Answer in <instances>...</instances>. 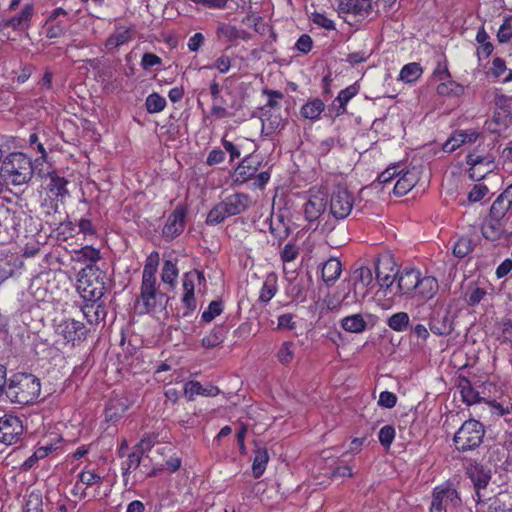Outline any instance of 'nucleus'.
<instances>
[{
    "label": "nucleus",
    "instance_id": "1",
    "mask_svg": "<svg viewBox=\"0 0 512 512\" xmlns=\"http://www.w3.org/2000/svg\"><path fill=\"white\" fill-rule=\"evenodd\" d=\"M158 264V253H151L143 268L140 296L137 300V304L141 307V313L163 311L169 301V297L157 288L156 272Z\"/></svg>",
    "mask_w": 512,
    "mask_h": 512
},
{
    "label": "nucleus",
    "instance_id": "2",
    "mask_svg": "<svg viewBox=\"0 0 512 512\" xmlns=\"http://www.w3.org/2000/svg\"><path fill=\"white\" fill-rule=\"evenodd\" d=\"M41 385L39 379L28 373L13 374L7 380L5 395L14 404L30 405L40 396Z\"/></svg>",
    "mask_w": 512,
    "mask_h": 512
},
{
    "label": "nucleus",
    "instance_id": "3",
    "mask_svg": "<svg viewBox=\"0 0 512 512\" xmlns=\"http://www.w3.org/2000/svg\"><path fill=\"white\" fill-rule=\"evenodd\" d=\"M106 273L95 265L87 264L78 273L77 288L85 301L97 302L106 291Z\"/></svg>",
    "mask_w": 512,
    "mask_h": 512
},
{
    "label": "nucleus",
    "instance_id": "4",
    "mask_svg": "<svg viewBox=\"0 0 512 512\" xmlns=\"http://www.w3.org/2000/svg\"><path fill=\"white\" fill-rule=\"evenodd\" d=\"M1 175L13 185L26 184L33 176L32 161L24 153H11L2 161Z\"/></svg>",
    "mask_w": 512,
    "mask_h": 512
},
{
    "label": "nucleus",
    "instance_id": "5",
    "mask_svg": "<svg viewBox=\"0 0 512 512\" xmlns=\"http://www.w3.org/2000/svg\"><path fill=\"white\" fill-rule=\"evenodd\" d=\"M251 205L250 197L244 193H235L216 204L208 213L206 223L217 225L226 218L243 213Z\"/></svg>",
    "mask_w": 512,
    "mask_h": 512
},
{
    "label": "nucleus",
    "instance_id": "6",
    "mask_svg": "<svg viewBox=\"0 0 512 512\" xmlns=\"http://www.w3.org/2000/svg\"><path fill=\"white\" fill-rule=\"evenodd\" d=\"M484 434L482 423L469 419L455 433L453 441L458 451L465 452L477 448L482 443Z\"/></svg>",
    "mask_w": 512,
    "mask_h": 512
},
{
    "label": "nucleus",
    "instance_id": "7",
    "mask_svg": "<svg viewBox=\"0 0 512 512\" xmlns=\"http://www.w3.org/2000/svg\"><path fill=\"white\" fill-rule=\"evenodd\" d=\"M480 145L466 156L469 165V177L479 181L495 168V157L489 153L480 151Z\"/></svg>",
    "mask_w": 512,
    "mask_h": 512
},
{
    "label": "nucleus",
    "instance_id": "8",
    "mask_svg": "<svg viewBox=\"0 0 512 512\" xmlns=\"http://www.w3.org/2000/svg\"><path fill=\"white\" fill-rule=\"evenodd\" d=\"M461 504V498L450 484H442L434 488L430 512H445L447 508H456Z\"/></svg>",
    "mask_w": 512,
    "mask_h": 512
},
{
    "label": "nucleus",
    "instance_id": "9",
    "mask_svg": "<svg viewBox=\"0 0 512 512\" xmlns=\"http://www.w3.org/2000/svg\"><path fill=\"white\" fill-rule=\"evenodd\" d=\"M429 330L436 336H448L454 330V316L449 308L439 306L428 317Z\"/></svg>",
    "mask_w": 512,
    "mask_h": 512
},
{
    "label": "nucleus",
    "instance_id": "10",
    "mask_svg": "<svg viewBox=\"0 0 512 512\" xmlns=\"http://www.w3.org/2000/svg\"><path fill=\"white\" fill-rule=\"evenodd\" d=\"M354 197L346 188L337 187L331 194L330 213L337 220L347 218L353 208Z\"/></svg>",
    "mask_w": 512,
    "mask_h": 512
},
{
    "label": "nucleus",
    "instance_id": "11",
    "mask_svg": "<svg viewBox=\"0 0 512 512\" xmlns=\"http://www.w3.org/2000/svg\"><path fill=\"white\" fill-rule=\"evenodd\" d=\"M57 335L62 336L67 343L73 346L83 342L86 339L88 329L86 326L75 319H63L55 328Z\"/></svg>",
    "mask_w": 512,
    "mask_h": 512
},
{
    "label": "nucleus",
    "instance_id": "12",
    "mask_svg": "<svg viewBox=\"0 0 512 512\" xmlns=\"http://www.w3.org/2000/svg\"><path fill=\"white\" fill-rule=\"evenodd\" d=\"M24 432L22 421L19 417L6 414L0 417V441L6 445L16 443Z\"/></svg>",
    "mask_w": 512,
    "mask_h": 512
},
{
    "label": "nucleus",
    "instance_id": "13",
    "mask_svg": "<svg viewBox=\"0 0 512 512\" xmlns=\"http://www.w3.org/2000/svg\"><path fill=\"white\" fill-rule=\"evenodd\" d=\"M194 273L186 272L183 274L182 278V287H183V295L181 297L182 303V313L181 317H189L196 310L197 303L195 299V282H194Z\"/></svg>",
    "mask_w": 512,
    "mask_h": 512
},
{
    "label": "nucleus",
    "instance_id": "14",
    "mask_svg": "<svg viewBox=\"0 0 512 512\" xmlns=\"http://www.w3.org/2000/svg\"><path fill=\"white\" fill-rule=\"evenodd\" d=\"M186 213L182 207H177L168 217L165 226L162 229V235L167 240H173L178 237L185 227Z\"/></svg>",
    "mask_w": 512,
    "mask_h": 512
},
{
    "label": "nucleus",
    "instance_id": "15",
    "mask_svg": "<svg viewBox=\"0 0 512 512\" xmlns=\"http://www.w3.org/2000/svg\"><path fill=\"white\" fill-rule=\"evenodd\" d=\"M260 161H255L253 157L247 156L238 164L232 174L234 184H244L254 178L259 167Z\"/></svg>",
    "mask_w": 512,
    "mask_h": 512
},
{
    "label": "nucleus",
    "instance_id": "16",
    "mask_svg": "<svg viewBox=\"0 0 512 512\" xmlns=\"http://www.w3.org/2000/svg\"><path fill=\"white\" fill-rule=\"evenodd\" d=\"M506 221L488 216L481 225L482 236L489 241H499L510 234L506 230Z\"/></svg>",
    "mask_w": 512,
    "mask_h": 512
},
{
    "label": "nucleus",
    "instance_id": "17",
    "mask_svg": "<svg viewBox=\"0 0 512 512\" xmlns=\"http://www.w3.org/2000/svg\"><path fill=\"white\" fill-rule=\"evenodd\" d=\"M134 32L135 29L133 25H116L114 32L107 38L105 42V47L108 50H113L124 44L129 43L134 38Z\"/></svg>",
    "mask_w": 512,
    "mask_h": 512
},
{
    "label": "nucleus",
    "instance_id": "18",
    "mask_svg": "<svg viewBox=\"0 0 512 512\" xmlns=\"http://www.w3.org/2000/svg\"><path fill=\"white\" fill-rule=\"evenodd\" d=\"M371 0H338L339 13L364 17L371 11Z\"/></svg>",
    "mask_w": 512,
    "mask_h": 512
},
{
    "label": "nucleus",
    "instance_id": "19",
    "mask_svg": "<svg viewBox=\"0 0 512 512\" xmlns=\"http://www.w3.org/2000/svg\"><path fill=\"white\" fill-rule=\"evenodd\" d=\"M34 14L33 4H26L19 14L5 19V25L14 31H24L30 26Z\"/></svg>",
    "mask_w": 512,
    "mask_h": 512
},
{
    "label": "nucleus",
    "instance_id": "20",
    "mask_svg": "<svg viewBox=\"0 0 512 512\" xmlns=\"http://www.w3.org/2000/svg\"><path fill=\"white\" fill-rule=\"evenodd\" d=\"M397 271L389 260L378 261L376 264V280L381 288L389 289L394 282Z\"/></svg>",
    "mask_w": 512,
    "mask_h": 512
},
{
    "label": "nucleus",
    "instance_id": "21",
    "mask_svg": "<svg viewBox=\"0 0 512 512\" xmlns=\"http://www.w3.org/2000/svg\"><path fill=\"white\" fill-rule=\"evenodd\" d=\"M398 177L399 178L394 185L393 192L399 197L406 195L419 180L418 171L415 168L405 172L402 171Z\"/></svg>",
    "mask_w": 512,
    "mask_h": 512
},
{
    "label": "nucleus",
    "instance_id": "22",
    "mask_svg": "<svg viewBox=\"0 0 512 512\" xmlns=\"http://www.w3.org/2000/svg\"><path fill=\"white\" fill-rule=\"evenodd\" d=\"M467 474L477 490L476 494L478 499H480V489H485L490 482V470L482 465H472L468 468Z\"/></svg>",
    "mask_w": 512,
    "mask_h": 512
},
{
    "label": "nucleus",
    "instance_id": "23",
    "mask_svg": "<svg viewBox=\"0 0 512 512\" xmlns=\"http://www.w3.org/2000/svg\"><path fill=\"white\" fill-rule=\"evenodd\" d=\"M421 272L417 269H404L398 277V288L403 294H414Z\"/></svg>",
    "mask_w": 512,
    "mask_h": 512
},
{
    "label": "nucleus",
    "instance_id": "24",
    "mask_svg": "<svg viewBox=\"0 0 512 512\" xmlns=\"http://www.w3.org/2000/svg\"><path fill=\"white\" fill-rule=\"evenodd\" d=\"M438 288V281L435 277L420 275L413 296H417L423 300H429L437 293Z\"/></svg>",
    "mask_w": 512,
    "mask_h": 512
},
{
    "label": "nucleus",
    "instance_id": "25",
    "mask_svg": "<svg viewBox=\"0 0 512 512\" xmlns=\"http://www.w3.org/2000/svg\"><path fill=\"white\" fill-rule=\"evenodd\" d=\"M86 303L82 307V312L88 323L90 324H98L101 321H104L107 316V311L105 306L102 303L97 302H89Z\"/></svg>",
    "mask_w": 512,
    "mask_h": 512
},
{
    "label": "nucleus",
    "instance_id": "26",
    "mask_svg": "<svg viewBox=\"0 0 512 512\" xmlns=\"http://www.w3.org/2000/svg\"><path fill=\"white\" fill-rule=\"evenodd\" d=\"M358 93L359 87L356 84H352L338 93V96L332 103V106L335 108L336 116H340L346 112L347 103Z\"/></svg>",
    "mask_w": 512,
    "mask_h": 512
},
{
    "label": "nucleus",
    "instance_id": "27",
    "mask_svg": "<svg viewBox=\"0 0 512 512\" xmlns=\"http://www.w3.org/2000/svg\"><path fill=\"white\" fill-rule=\"evenodd\" d=\"M325 209V199L322 196L313 195L309 198L304 206L305 217L309 221H314L320 217Z\"/></svg>",
    "mask_w": 512,
    "mask_h": 512
},
{
    "label": "nucleus",
    "instance_id": "28",
    "mask_svg": "<svg viewBox=\"0 0 512 512\" xmlns=\"http://www.w3.org/2000/svg\"><path fill=\"white\" fill-rule=\"evenodd\" d=\"M341 272V262L336 258H330L323 264L322 279L327 284H333L340 277Z\"/></svg>",
    "mask_w": 512,
    "mask_h": 512
},
{
    "label": "nucleus",
    "instance_id": "29",
    "mask_svg": "<svg viewBox=\"0 0 512 512\" xmlns=\"http://www.w3.org/2000/svg\"><path fill=\"white\" fill-rule=\"evenodd\" d=\"M324 109V102L321 99L316 98L304 104L300 109V114L305 119L317 121Z\"/></svg>",
    "mask_w": 512,
    "mask_h": 512
},
{
    "label": "nucleus",
    "instance_id": "30",
    "mask_svg": "<svg viewBox=\"0 0 512 512\" xmlns=\"http://www.w3.org/2000/svg\"><path fill=\"white\" fill-rule=\"evenodd\" d=\"M341 327L349 333H362L367 328V322L362 314H353L341 320Z\"/></svg>",
    "mask_w": 512,
    "mask_h": 512
},
{
    "label": "nucleus",
    "instance_id": "31",
    "mask_svg": "<svg viewBox=\"0 0 512 512\" xmlns=\"http://www.w3.org/2000/svg\"><path fill=\"white\" fill-rule=\"evenodd\" d=\"M227 328L225 326L214 327L209 334L202 339V346L211 349L222 344L227 335Z\"/></svg>",
    "mask_w": 512,
    "mask_h": 512
},
{
    "label": "nucleus",
    "instance_id": "32",
    "mask_svg": "<svg viewBox=\"0 0 512 512\" xmlns=\"http://www.w3.org/2000/svg\"><path fill=\"white\" fill-rule=\"evenodd\" d=\"M349 280L355 286H358L360 288H363L364 290H367V287L373 281V274L369 267L362 266L353 271Z\"/></svg>",
    "mask_w": 512,
    "mask_h": 512
},
{
    "label": "nucleus",
    "instance_id": "33",
    "mask_svg": "<svg viewBox=\"0 0 512 512\" xmlns=\"http://www.w3.org/2000/svg\"><path fill=\"white\" fill-rule=\"evenodd\" d=\"M179 275V270L177 265L172 260H165L163 262L162 271H161V280L164 284L169 285L170 287H175L177 283V278Z\"/></svg>",
    "mask_w": 512,
    "mask_h": 512
},
{
    "label": "nucleus",
    "instance_id": "34",
    "mask_svg": "<svg viewBox=\"0 0 512 512\" xmlns=\"http://www.w3.org/2000/svg\"><path fill=\"white\" fill-rule=\"evenodd\" d=\"M347 288L348 291L343 295L341 303L344 305H351L360 302L363 300L367 295V290H364L363 288H360L358 286H355L350 282V280L347 281Z\"/></svg>",
    "mask_w": 512,
    "mask_h": 512
},
{
    "label": "nucleus",
    "instance_id": "35",
    "mask_svg": "<svg viewBox=\"0 0 512 512\" xmlns=\"http://www.w3.org/2000/svg\"><path fill=\"white\" fill-rule=\"evenodd\" d=\"M423 73L419 63L411 62L404 65L400 71L399 79L405 83L415 82Z\"/></svg>",
    "mask_w": 512,
    "mask_h": 512
},
{
    "label": "nucleus",
    "instance_id": "36",
    "mask_svg": "<svg viewBox=\"0 0 512 512\" xmlns=\"http://www.w3.org/2000/svg\"><path fill=\"white\" fill-rule=\"evenodd\" d=\"M437 93L440 96H454L459 97L464 94V86L453 81V80H444L437 86Z\"/></svg>",
    "mask_w": 512,
    "mask_h": 512
},
{
    "label": "nucleus",
    "instance_id": "37",
    "mask_svg": "<svg viewBox=\"0 0 512 512\" xmlns=\"http://www.w3.org/2000/svg\"><path fill=\"white\" fill-rule=\"evenodd\" d=\"M476 41L479 43V47L477 48L478 58H488L493 52L494 47L492 43L489 41V35L487 34L484 28H480L478 30L476 35Z\"/></svg>",
    "mask_w": 512,
    "mask_h": 512
},
{
    "label": "nucleus",
    "instance_id": "38",
    "mask_svg": "<svg viewBox=\"0 0 512 512\" xmlns=\"http://www.w3.org/2000/svg\"><path fill=\"white\" fill-rule=\"evenodd\" d=\"M216 36L225 42H234L241 36L240 30L228 23H219L216 28Z\"/></svg>",
    "mask_w": 512,
    "mask_h": 512
},
{
    "label": "nucleus",
    "instance_id": "39",
    "mask_svg": "<svg viewBox=\"0 0 512 512\" xmlns=\"http://www.w3.org/2000/svg\"><path fill=\"white\" fill-rule=\"evenodd\" d=\"M269 460L268 452L265 448H257L255 450L252 471L255 478H259L263 475L266 464Z\"/></svg>",
    "mask_w": 512,
    "mask_h": 512
},
{
    "label": "nucleus",
    "instance_id": "40",
    "mask_svg": "<svg viewBox=\"0 0 512 512\" xmlns=\"http://www.w3.org/2000/svg\"><path fill=\"white\" fill-rule=\"evenodd\" d=\"M77 261L94 265L100 259V252L92 246H84L75 251Z\"/></svg>",
    "mask_w": 512,
    "mask_h": 512
},
{
    "label": "nucleus",
    "instance_id": "41",
    "mask_svg": "<svg viewBox=\"0 0 512 512\" xmlns=\"http://www.w3.org/2000/svg\"><path fill=\"white\" fill-rule=\"evenodd\" d=\"M387 325L396 332H403L409 325V315L406 312H398L390 316Z\"/></svg>",
    "mask_w": 512,
    "mask_h": 512
},
{
    "label": "nucleus",
    "instance_id": "42",
    "mask_svg": "<svg viewBox=\"0 0 512 512\" xmlns=\"http://www.w3.org/2000/svg\"><path fill=\"white\" fill-rule=\"evenodd\" d=\"M145 106L150 114L159 113L166 107V100L160 94L154 92L147 96Z\"/></svg>",
    "mask_w": 512,
    "mask_h": 512
},
{
    "label": "nucleus",
    "instance_id": "43",
    "mask_svg": "<svg viewBox=\"0 0 512 512\" xmlns=\"http://www.w3.org/2000/svg\"><path fill=\"white\" fill-rule=\"evenodd\" d=\"M511 205L508 204V202H504L503 199H500L499 197L496 198V200L493 202L490 212L488 216H491L493 218H497L500 220L508 221L507 213L510 210Z\"/></svg>",
    "mask_w": 512,
    "mask_h": 512
},
{
    "label": "nucleus",
    "instance_id": "44",
    "mask_svg": "<svg viewBox=\"0 0 512 512\" xmlns=\"http://www.w3.org/2000/svg\"><path fill=\"white\" fill-rule=\"evenodd\" d=\"M25 512H42L43 511V499L42 493L39 490L32 491L25 503Z\"/></svg>",
    "mask_w": 512,
    "mask_h": 512
},
{
    "label": "nucleus",
    "instance_id": "45",
    "mask_svg": "<svg viewBox=\"0 0 512 512\" xmlns=\"http://www.w3.org/2000/svg\"><path fill=\"white\" fill-rule=\"evenodd\" d=\"M294 355L295 344L291 341H285L277 352V359L281 364L288 365L293 360Z\"/></svg>",
    "mask_w": 512,
    "mask_h": 512
},
{
    "label": "nucleus",
    "instance_id": "46",
    "mask_svg": "<svg viewBox=\"0 0 512 512\" xmlns=\"http://www.w3.org/2000/svg\"><path fill=\"white\" fill-rule=\"evenodd\" d=\"M277 292L276 280L274 277H268L260 290L259 300L261 302H269Z\"/></svg>",
    "mask_w": 512,
    "mask_h": 512
},
{
    "label": "nucleus",
    "instance_id": "47",
    "mask_svg": "<svg viewBox=\"0 0 512 512\" xmlns=\"http://www.w3.org/2000/svg\"><path fill=\"white\" fill-rule=\"evenodd\" d=\"M184 393L188 400H193L196 395H212L198 381H189L184 385Z\"/></svg>",
    "mask_w": 512,
    "mask_h": 512
},
{
    "label": "nucleus",
    "instance_id": "48",
    "mask_svg": "<svg viewBox=\"0 0 512 512\" xmlns=\"http://www.w3.org/2000/svg\"><path fill=\"white\" fill-rule=\"evenodd\" d=\"M486 295V291L477 286L469 287L465 292V301L470 306H475L480 303V301Z\"/></svg>",
    "mask_w": 512,
    "mask_h": 512
},
{
    "label": "nucleus",
    "instance_id": "49",
    "mask_svg": "<svg viewBox=\"0 0 512 512\" xmlns=\"http://www.w3.org/2000/svg\"><path fill=\"white\" fill-rule=\"evenodd\" d=\"M283 127L284 122L280 115H271L262 121V132H266L267 135L273 133L277 129H282Z\"/></svg>",
    "mask_w": 512,
    "mask_h": 512
},
{
    "label": "nucleus",
    "instance_id": "50",
    "mask_svg": "<svg viewBox=\"0 0 512 512\" xmlns=\"http://www.w3.org/2000/svg\"><path fill=\"white\" fill-rule=\"evenodd\" d=\"M67 180L59 176H52L49 184V191L55 196H64L68 193Z\"/></svg>",
    "mask_w": 512,
    "mask_h": 512
},
{
    "label": "nucleus",
    "instance_id": "51",
    "mask_svg": "<svg viewBox=\"0 0 512 512\" xmlns=\"http://www.w3.org/2000/svg\"><path fill=\"white\" fill-rule=\"evenodd\" d=\"M142 458V452L133 451L128 455V459L122 464L123 475L130 473L131 471L136 470Z\"/></svg>",
    "mask_w": 512,
    "mask_h": 512
},
{
    "label": "nucleus",
    "instance_id": "52",
    "mask_svg": "<svg viewBox=\"0 0 512 512\" xmlns=\"http://www.w3.org/2000/svg\"><path fill=\"white\" fill-rule=\"evenodd\" d=\"M472 242L470 239L461 238L453 246V254L458 258L467 256L472 251Z\"/></svg>",
    "mask_w": 512,
    "mask_h": 512
},
{
    "label": "nucleus",
    "instance_id": "53",
    "mask_svg": "<svg viewBox=\"0 0 512 512\" xmlns=\"http://www.w3.org/2000/svg\"><path fill=\"white\" fill-rule=\"evenodd\" d=\"M379 442L385 448H389L395 438V428L391 425L383 426L378 434Z\"/></svg>",
    "mask_w": 512,
    "mask_h": 512
},
{
    "label": "nucleus",
    "instance_id": "54",
    "mask_svg": "<svg viewBox=\"0 0 512 512\" xmlns=\"http://www.w3.org/2000/svg\"><path fill=\"white\" fill-rule=\"evenodd\" d=\"M126 409L127 406H125L119 400H112L106 408V417L109 420L117 419L120 417L121 413L126 411Z\"/></svg>",
    "mask_w": 512,
    "mask_h": 512
},
{
    "label": "nucleus",
    "instance_id": "55",
    "mask_svg": "<svg viewBox=\"0 0 512 512\" xmlns=\"http://www.w3.org/2000/svg\"><path fill=\"white\" fill-rule=\"evenodd\" d=\"M489 192V189L484 184H475L468 193V202L477 203L481 201Z\"/></svg>",
    "mask_w": 512,
    "mask_h": 512
},
{
    "label": "nucleus",
    "instance_id": "56",
    "mask_svg": "<svg viewBox=\"0 0 512 512\" xmlns=\"http://www.w3.org/2000/svg\"><path fill=\"white\" fill-rule=\"evenodd\" d=\"M402 173L400 165L394 164L389 166L386 170L378 175L379 183L386 184L392 181L395 177H398Z\"/></svg>",
    "mask_w": 512,
    "mask_h": 512
},
{
    "label": "nucleus",
    "instance_id": "57",
    "mask_svg": "<svg viewBox=\"0 0 512 512\" xmlns=\"http://www.w3.org/2000/svg\"><path fill=\"white\" fill-rule=\"evenodd\" d=\"M461 395H462L463 401L468 405H472V404H475L480 401L478 392H476L471 387L469 382H467L466 385H462Z\"/></svg>",
    "mask_w": 512,
    "mask_h": 512
},
{
    "label": "nucleus",
    "instance_id": "58",
    "mask_svg": "<svg viewBox=\"0 0 512 512\" xmlns=\"http://www.w3.org/2000/svg\"><path fill=\"white\" fill-rule=\"evenodd\" d=\"M222 312V303L220 301H212L207 310L202 313V320L211 322L216 316Z\"/></svg>",
    "mask_w": 512,
    "mask_h": 512
},
{
    "label": "nucleus",
    "instance_id": "59",
    "mask_svg": "<svg viewBox=\"0 0 512 512\" xmlns=\"http://www.w3.org/2000/svg\"><path fill=\"white\" fill-rule=\"evenodd\" d=\"M312 22L326 30H334L335 24L333 20L326 17L324 14L321 13H314L312 14Z\"/></svg>",
    "mask_w": 512,
    "mask_h": 512
},
{
    "label": "nucleus",
    "instance_id": "60",
    "mask_svg": "<svg viewBox=\"0 0 512 512\" xmlns=\"http://www.w3.org/2000/svg\"><path fill=\"white\" fill-rule=\"evenodd\" d=\"M459 131H455L451 137L444 143L443 150L445 152H453L460 146L464 145L463 139L458 136Z\"/></svg>",
    "mask_w": 512,
    "mask_h": 512
},
{
    "label": "nucleus",
    "instance_id": "61",
    "mask_svg": "<svg viewBox=\"0 0 512 512\" xmlns=\"http://www.w3.org/2000/svg\"><path fill=\"white\" fill-rule=\"evenodd\" d=\"M162 64V59L154 53H145L141 59V66L144 70H148L153 66Z\"/></svg>",
    "mask_w": 512,
    "mask_h": 512
},
{
    "label": "nucleus",
    "instance_id": "62",
    "mask_svg": "<svg viewBox=\"0 0 512 512\" xmlns=\"http://www.w3.org/2000/svg\"><path fill=\"white\" fill-rule=\"evenodd\" d=\"M497 38L500 43H506L512 39V25L508 20L500 26Z\"/></svg>",
    "mask_w": 512,
    "mask_h": 512
},
{
    "label": "nucleus",
    "instance_id": "63",
    "mask_svg": "<svg viewBox=\"0 0 512 512\" xmlns=\"http://www.w3.org/2000/svg\"><path fill=\"white\" fill-rule=\"evenodd\" d=\"M298 253L297 247L292 243H288L281 252V260L284 263L292 262L297 258Z\"/></svg>",
    "mask_w": 512,
    "mask_h": 512
},
{
    "label": "nucleus",
    "instance_id": "64",
    "mask_svg": "<svg viewBox=\"0 0 512 512\" xmlns=\"http://www.w3.org/2000/svg\"><path fill=\"white\" fill-rule=\"evenodd\" d=\"M500 339L503 343H507L512 347V321L507 320L502 323Z\"/></svg>",
    "mask_w": 512,
    "mask_h": 512
}]
</instances>
